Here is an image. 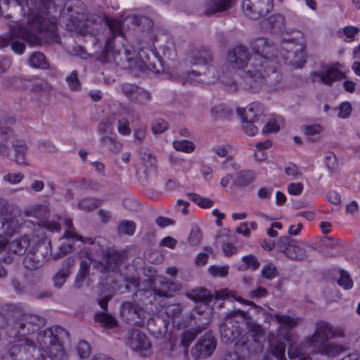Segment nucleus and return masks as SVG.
I'll return each instance as SVG.
<instances>
[{
  "label": "nucleus",
  "mask_w": 360,
  "mask_h": 360,
  "mask_svg": "<svg viewBox=\"0 0 360 360\" xmlns=\"http://www.w3.org/2000/svg\"><path fill=\"white\" fill-rule=\"evenodd\" d=\"M243 129L249 136H254L258 131V127L266 122L260 103H253L244 108L240 114Z\"/></svg>",
  "instance_id": "obj_9"
},
{
  "label": "nucleus",
  "mask_w": 360,
  "mask_h": 360,
  "mask_svg": "<svg viewBox=\"0 0 360 360\" xmlns=\"http://www.w3.org/2000/svg\"><path fill=\"white\" fill-rule=\"evenodd\" d=\"M323 130L322 127L319 124L314 125H303L302 127V131L303 133L308 136H314L319 134Z\"/></svg>",
  "instance_id": "obj_60"
},
{
  "label": "nucleus",
  "mask_w": 360,
  "mask_h": 360,
  "mask_svg": "<svg viewBox=\"0 0 360 360\" xmlns=\"http://www.w3.org/2000/svg\"><path fill=\"white\" fill-rule=\"evenodd\" d=\"M158 295L153 287L149 289H139L133 294V300L143 305L152 304Z\"/></svg>",
  "instance_id": "obj_26"
},
{
  "label": "nucleus",
  "mask_w": 360,
  "mask_h": 360,
  "mask_svg": "<svg viewBox=\"0 0 360 360\" xmlns=\"http://www.w3.org/2000/svg\"><path fill=\"white\" fill-rule=\"evenodd\" d=\"M8 250L10 253H13L17 255H23L26 250L28 248L30 245V239L25 235L20 238L15 239L8 243Z\"/></svg>",
  "instance_id": "obj_29"
},
{
  "label": "nucleus",
  "mask_w": 360,
  "mask_h": 360,
  "mask_svg": "<svg viewBox=\"0 0 360 360\" xmlns=\"http://www.w3.org/2000/svg\"><path fill=\"white\" fill-rule=\"evenodd\" d=\"M268 28L271 32H281L285 29V18L282 14H274L266 19Z\"/></svg>",
  "instance_id": "obj_32"
},
{
  "label": "nucleus",
  "mask_w": 360,
  "mask_h": 360,
  "mask_svg": "<svg viewBox=\"0 0 360 360\" xmlns=\"http://www.w3.org/2000/svg\"><path fill=\"white\" fill-rule=\"evenodd\" d=\"M148 49L144 48L140 49L138 54L136 51L132 48H125L124 49L123 56L120 58V60L126 64H124L126 67L131 68L138 63V60L141 63L140 67L144 70H148L154 73L159 74L161 71L160 69L156 67L154 62L150 60L149 56H145Z\"/></svg>",
  "instance_id": "obj_13"
},
{
  "label": "nucleus",
  "mask_w": 360,
  "mask_h": 360,
  "mask_svg": "<svg viewBox=\"0 0 360 360\" xmlns=\"http://www.w3.org/2000/svg\"><path fill=\"white\" fill-rule=\"evenodd\" d=\"M11 285L17 293H22L26 291L27 287V278L24 275L20 274L11 278Z\"/></svg>",
  "instance_id": "obj_40"
},
{
  "label": "nucleus",
  "mask_w": 360,
  "mask_h": 360,
  "mask_svg": "<svg viewBox=\"0 0 360 360\" xmlns=\"http://www.w3.org/2000/svg\"><path fill=\"white\" fill-rule=\"evenodd\" d=\"M340 278L338 280L339 285L343 287L345 289H350L353 285V281L348 273L344 270H340Z\"/></svg>",
  "instance_id": "obj_54"
},
{
  "label": "nucleus",
  "mask_w": 360,
  "mask_h": 360,
  "mask_svg": "<svg viewBox=\"0 0 360 360\" xmlns=\"http://www.w3.org/2000/svg\"><path fill=\"white\" fill-rule=\"evenodd\" d=\"M242 10L244 15L251 20H258L266 16L274 8L273 0H243Z\"/></svg>",
  "instance_id": "obj_14"
},
{
  "label": "nucleus",
  "mask_w": 360,
  "mask_h": 360,
  "mask_svg": "<svg viewBox=\"0 0 360 360\" xmlns=\"http://www.w3.org/2000/svg\"><path fill=\"white\" fill-rule=\"evenodd\" d=\"M64 237L67 238H72L77 240L82 241L83 243H89L94 245L95 238L92 239L91 238L83 237L82 236L79 235L75 232H72L71 231H68L65 233Z\"/></svg>",
  "instance_id": "obj_59"
},
{
  "label": "nucleus",
  "mask_w": 360,
  "mask_h": 360,
  "mask_svg": "<svg viewBox=\"0 0 360 360\" xmlns=\"http://www.w3.org/2000/svg\"><path fill=\"white\" fill-rule=\"evenodd\" d=\"M104 23L108 26L111 36L107 39L104 49L98 56V60L102 63H109L112 60H116L117 56L120 54L114 49V39L118 36L124 37V34L122 31V22L120 20L105 18Z\"/></svg>",
  "instance_id": "obj_10"
},
{
  "label": "nucleus",
  "mask_w": 360,
  "mask_h": 360,
  "mask_svg": "<svg viewBox=\"0 0 360 360\" xmlns=\"http://www.w3.org/2000/svg\"><path fill=\"white\" fill-rule=\"evenodd\" d=\"M122 93L133 103L144 106L152 99L151 94L134 84L124 83L121 86Z\"/></svg>",
  "instance_id": "obj_15"
},
{
  "label": "nucleus",
  "mask_w": 360,
  "mask_h": 360,
  "mask_svg": "<svg viewBox=\"0 0 360 360\" xmlns=\"http://www.w3.org/2000/svg\"><path fill=\"white\" fill-rule=\"evenodd\" d=\"M331 334L330 324L323 321L318 323L314 335L308 339L309 345H314L311 351L327 356H335L342 352V346L327 342L331 338Z\"/></svg>",
  "instance_id": "obj_7"
},
{
  "label": "nucleus",
  "mask_w": 360,
  "mask_h": 360,
  "mask_svg": "<svg viewBox=\"0 0 360 360\" xmlns=\"http://www.w3.org/2000/svg\"><path fill=\"white\" fill-rule=\"evenodd\" d=\"M151 128L154 134H160L167 129L168 124L165 120L162 118H158L153 122Z\"/></svg>",
  "instance_id": "obj_52"
},
{
  "label": "nucleus",
  "mask_w": 360,
  "mask_h": 360,
  "mask_svg": "<svg viewBox=\"0 0 360 360\" xmlns=\"http://www.w3.org/2000/svg\"><path fill=\"white\" fill-rule=\"evenodd\" d=\"M285 255L291 259L302 260L306 257V250L303 245L295 242L290 245Z\"/></svg>",
  "instance_id": "obj_36"
},
{
  "label": "nucleus",
  "mask_w": 360,
  "mask_h": 360,
  "mask_svg": "<svg viewBox=\"0 0 360 360\" xmlns=\"http://www.w3.org/2000/svg\"><path fill=\"white\" fill-rule=\"evenodd\" d=\"M187 196L190 200L202 208H209L213 206L214 201L194 193H188Z\"/></svg>",
  "instance_id": "obj_42"
},
{
  "label": "nucleus",
  "mask_w": 360,
  "mask_h": 360,
  "mask_svg": "<svg viewBox=\"0 0 360 360\" xmlns=\"http://www.w3.org/2000/svg\"><path fill=\"white\" fill-rule=\"evenodd\" d=\"M250 53L248 49L245 46H236L231 51H230L227 56L228 61L231 64L233 68H243L244 74L247 70V65L250 63ZM245 75L243 76V81L244 82ZM245 86V84L243 83Z\"/></svg>",
  "instance_id": "obj_16"
},
{
  "label": "nucleus",
  "mask_w": 360,
  "mask_h": 360,
  "mask_svg": "<svg viewBox=\"0 0 360 360\" xmlns=\"http://www.w3.org/2000/svg\"><path fill=\"white\" fill-rule=\"evenodd\" d=\"M15 123V119L7 112L0 111V137L1 139L7 141L14 136L12 127Z\"/></svg>",
  "instance_id": "obj_22"
},
{
  "label": "nucleus",
  "mask_w": 360,
  "mask_h": 360,
  "mask_svg": "<svg viewBox=\"0 0 360 360\" xmlns=\"http://www.w3.org/2000/svg\"><path fill=\"white\" fill-rule=\"evenodd\" d=\"M12 146L15 150V158L13 160L18 165H27L28 162L25 157L27 146L25 142L23 141L16 140Z\"/></svg>",
  "instance_id": "obj_31"
},
{
  "label": "nucleus",
  "mask_w": 360,
  "mask_h": 360,
  "mask_svg": "<svg viewBox=\"0 0 360 360\" xmlns=\"http://www.w3.org/2000/svg\"><path fill=\"white\" fill-rule=\"evenodd\" d=\"M233 0H209L206 4L205 13L212 15L219 12H224L231 8Z\"/></svg>",
  "instance_id": "obj_24"
},
{
  "label": "nucleus",
  "mask_w": 360,
  "mask_h": 360,
  "mask_svg": "<svg viewBox=\"0 0 360 360\" xmlns=\"http://www.w3.org/2000/svg\"><path fill=\"white\" fill-rule=\"evenodd\" d=\"M139 155L141 160L148 167H154L156 164V159L153 154L147 148L141 147L139 149Z\"/></svg>",
  "instance_id": "obj_45"
},
{
  "label": "nucleus",
  "mask_w": 360,
  "mask_h": 360,
  "mask_svg": "<svg viewBox=\"0 0 360 360\" xmlns=\"http://www.w3.org/2000/svg\"><path fill=\"white\" fill-rule=\"evenodd\" d=\"M136 225L131 220L123 219L117 224V232L119 235L133 236L136 231Z\"/></svg>",
  "instance_id": "obj_37"
},
{
  "label": "nucleus",
  "mask_w": 360,
  "mask_h": 360,
  "mask_svg": "<svg viewBox=\"0 0 360 360\" xmlns=\"http://www.w3.org/2000/svg\"><path fill=\"white\" fill-rule=\"evenodd\" d=\"M165 312L168 317H179L182 312V307L180 304H169L165 308Z\"/></svg>",
  "instance_id": "obj_49"
},
{
  "label": "nucleus",
  "mask_w": 360,
  "mask_h": 360,
  "mask_svg": "<svg viewBox=\"0 0 360 360\" xmlns=\"http://www.w3.org/2000/svg\"><path fill=\"white\" fill-rule=\"evenodd\" d=\"M100 139L101 143L107 146L112 153H117L122 150V143L116 141L112 136L103 135Z\"/></svg>",
  "instance_id": "obj_41"
},
{
  "label": "nucleus",
  "mask_w": 360,
  "mask_h": 360,
  "mask_svg": "<svg viewBox=\"0 0 360 360\" xmlns=\"http://www.w3.org/2000/svg\"><path fill=\"white\" fill-rule=\"evenodd\" d=\"M212 295L205 288H198L188 293V297L195 302H202L207 303L212 299Z\"/></svg>",
  "instance_id": "obj_34"
},
{
  "label": "nucleus",
  "mask_w": 360,
  "mask_h": 360,
  "mask_svg": "<svg viewBox=\"0 0 360 360\" xmlns=\"http://www.w3.org/2000/svg\"><path fill=\"white\" fill-rule=\"evenodd\" d=\"M274 316L280 325L278 339L269 340L270 353L266 354L263 360H274L272 356L276 360H287L285 356V342L289 344L288 354L290 359L305 360L308 359L311 352L316 353L311 351L314 348V345H309L308 340L297 346L292 344L290 331V329L296 326L297 319L288 315L274 314Z\"/></svg>",
  "instance_id": "obj_4"
},
{
  "label": "nucleus",
  "mask_w": 360,
  "mask_h": 360,
  "mask_svg": "<svg viewBox=\"0 0 360 360\" xmlns=\"http://www.w3.org/2000/svg\"><path fill=\"white\" fill-rule=\"evenodd\" d=\"M203 330V327L197 326L185 331L181 336V346L185 349L188 348L191 343L195 339L196 336L201 333Z\"/></svg>",
  "instance_id": "obj_35"
},
{
  "label": "nucleus",
  "mask_w": 360,
  "mask_h": 360,
  "mask_svg": "<svg viewBox=\"0 0 360 360\" xmlns=\"http://www.w3.org/2000/svg\"><path fill=\"white\" fill-rule=\"evenodd\" d=\"M279 126L276 122L275 120H268L264 127L262 129V132L264 134H268L270 133L277 132L279 131Z\"/></svg>",
  "instance_id": "obj_62"
},
{
  "label": "nucleus",
  "mask_w": 360,
  "mask_h": 360,
  "mask_svg": "<svg viewBox=\"0 0 360 360\" xmlns=\"http://www.w3.org/2000/svg\"><path fill=\"white\" fill-rule=\"evenodd\" d=\"M209 272L214 277H224L228 274V267L212 266L209 268Z\"/></svg>",
  "instance_id": "obj_63"
},
{
  "label": "nucleus",
  "mask_w": 360,
  "mask_h": 360,
  "mask_svg": "<svg viewBox=\"0 0 360 360\" xmlns=\"http://www.w3.org/2000/svg\"><path fill=\"white\" fill-rule=\"evenodd\" d=\"M108 241L101 236L95 238L94 245L92 248L97 254L101 256L105 255L110 249L108 246Z\"/></svg>",
  "instance_id": "obj_43"
},
{
  "label": "nucleus",
  "mask_w": 360,
  "mask_h": 360,
  "mask_svg": "<svg viewBox=\"0 0 360 360\" xmlns=\"http://www.w3.org/2000/svg\"><path fill=\"white\" fill-rule=\"evenodd\" d=\"M27 216L33 217L37 219L39 226H41L44 222L49 219L50 212L47 206L42 205H37L31 207L25 212Z\"/></svg>",
  "instance_id": "obj_28"
},
{
  "label": "nucleus",
  "mask_w": 360,
  "mask_h": 360,
  "mask_svg": "<svg viewBox=\"0 0 360 360\" xmlns=\"http://www.w3.org/2000/svg\"><path fill=\"white\" fill-rule=\"evenodd\" d=\"M174 283L165 277L156 278L153 281V287L159 297H167L170 295Z\"/></svg>",
  "instance_id": "obj_27"
},
{
  "label": "nucleus",
  "mask_w": 360,
  "mask_h": 360,
  "mask_svg": "<svg viewBox=\"0 0 360 360\" xmlns=\"http://www.w3.org/2000/svg\"><path fill=\"white\" fill-rule=\"evenodd\" d=\"M360 30L354 26H346L342 29V32L345 36V41L349 42L355 39Z\"/></svg>",
  "instance_id": "obj_55"
},
{
  "label": "nucleus",
  "mask_w": 360,
  "mask_h": 360,
  "mask_svg": "<svg viewBox=\"0 0 360 360\" xmlns=\"http://www.w3.org/2000/svg\"><path fill=\"white\" fill-rule=\"evenodd\" d=\"M102 257L104 261V269L111 271L117 270L121 262V257L116 250H110Z\"/></svg>",
  "instance_id": "obj_30"
},
{
  "label": "nucleus",
  "mask_w": 360,
  "mask_h": 360,
  "mask_svg": "<svg viewBox=\"0 0 360 360\" xmlns=\"http://www.w3.org/2000/svg\"><path fill=\"white\" fill-rule=\"evenodd\" d=\"M202 239L200 229L198 226H193L188 237V242L193 245H198Z\"/></svg>",
  "instance_id": "obj_58"
},
{
  "label": "nucleus",
  "mask_w": 360,
  "mask_h": 360,
  "mask_svg": "<svg viewBox=\"0 0 360 360\" xmlns=\"http://www.w3.org/2000/svg\"><path fill=\"white\" fill-rule=\"evenodd\" d=\"M285 40L288 41V43L285 44V46H283L282 49L286 51V53L285 55L281 53V55L286 60V63L289 65L295 68H302L303 64L305 63L304 48L301 45H297L295 50L291 48L289 49L288 47L289 46V42H292L294 39L292 38H288Z\"/></svg>",
  "instance_id": "obj_18"
},
{
  "label": "nucleus",
  "mask_w": 360,
  "mask_h": 360,
  "mask_svg": "<svg viewBox=\"0 0 360 360\" xmlns=\"http://www.w3.org/2000/svg\"><path fill=\"white\" fill-rule=\"evenodd\" d=\"M173 146L176 150L185 153H191L195 148L193 143L188 140L174 141Z\"/></svg>",
  "instance_id": "obj_46"
},
{
  "label": "nucleus",
  "mask_w": 360,
  "mask_h": 360,
  "mask_svg": "<svg viewBox=\"0 0 360 360\" xmlns=\"http://www.w3.org/2000/svg\"><path fill=\"white\" fill-rule=\"evenodd\" d=\"M95 321L101 323L103 327L112 328L117 325L116 319L107 311L98 312L95 314Z\"/></svg>",
  "instance_id": "obj_38"
},
{
  "label": "nucleus",
  "mask_w": 360,
  "mask_h": 360,
  "mask_svg": "<svg viewBox=\"0 0 360 360\" xmlns=\"http://www.w3.org/2000/svg\"><path fill=\"white\" fill-rule=\"evenodd\" d=\"M295 241L289 236H283L279 238L276 246L279 248L280 251L284 254L287 251V249Z\"/></svg>",
  "instance_id": "obj_57"
},
{
  "label": "nucleus",
  "mask_w": 360,
  "mask_h": 360,
  "mask_svg": "<svg viewBox=\"0 0 360 360\" xmlns=\"http://www.w3.org/2000/svg\"><path fill=\"white\" fill-rule=\"evenodd\" d=\"M100 201L93 198H86L77 203V207L79 210L86 212H90L98 207Z\"/></svg>",
  "instance_id": "obj_44"
},
{
  "label": "nucleus",
  "mask_w": 360,
  "mask_h": 360,
  "mask_svg": "<svg viewBox=\"0 0 360 360\" xmlns=\"http://www.w3.org/2000/svg\"><path fill=\"white\" fill-rule=\"evenodd\" d=\"M75 260L72 258H67L63 266L56 272L53 277V285L56 288H60L65 283L70 274V269L74 266Z\"/></svg>",
  "instance_id": "obj_23"
},
{
  "label": "nucleus",
  "mask_w": 360,
  "mask_h": 360,
  "mask_svg": "<svg viewBox=\"0 0 360 360\" xmlns=\"http://www.w3.org/2000/svg\"><path fill=\"white\" fill-rule=\"evenodd\" d=\"M29 61L30 65L34 68H39L41 69H48L49 63L46 60L45 56L41 52L33 53L30 58Z\"/></svg>",
  "instance_id": "obj_39"
},
{
  "label": "nucleus",
  "mask_w": 360,
  "mask_h": 360,
  "mask_svg": "<svg viewBox=\"0 0 360 360\" xmlns=\"http://www.w3.org/2000/svg\"><path fill=\"white\" fill-rule=\"evenodd\" d=\"M51 245L48 241H39L32 246L22 264L25 269L33 271L41 267L51 256Z\"/></svg>",
  "instance_id": "obj_11"
},
{
  "label": "nucleus",
  "mask_w": 360,
  "mask_h": 360,
  "mask_svg": "<svg viewBox=\"0 0 360 360\" xmlns=\"http://www.w3.org/2000/svg\"><path fill=\"white\" fill-rule=\"evenodd\" d=\"M81 188L92 190V191H98L102 188V185L101 183L96 180H93L89 178H84L81 181L80 184Z\"/></svg>",
  "instance_id": "obj_51"
},
{
  "label": "nucleus",
  "mask_w": 360,
  "mask_h": 360,
  "mask_svg": "<svg viewBox=\"0 0 360 360\" xmlns=\"http://www.w3.org/2000/svg\"><path fill=\"white\" fill-rule=\"evenodd\" d=\"M122 319L132 326L143 327L146 324L147 316H150L146 310L133 301L123 302L120 306Z\"/></svg>",
  "instance_id": "obj_12"
},
{
  "label": "nucleus",
  "mask_w": 360,
  "mask_h": 360,
  "mask_svg": "<svg viewBox=\"0 0 360 360\" xmlns=\"http://www.w3.org/2000/svg\"><path fill=\"white\" fill-rule=\"evenodd\" d=\"M314 77H318L326 85L331 86L334 82L342 79L344 74L335 65L326 66L322 70L315 72Z\"/></svg>",
  "instance_id": "obj_20"
},
{
  "label": "nucleus",
  "mask_w": 360,
  "mask_h": 360,
  "mask_svg": "<svg viewBox=\"0 0 360 360\" xmlns=\"http://www.w3.org/2000/svg\"><path fill=\"white\" fill-rule=\"evenodd\" d=\"M68 333L61 326H55L38 333L37 347L31 343L11 345L4 354V360H53L64 356L62 340Z\"/></svg>",
  "instance_id": "obj_3"
},
{
  "label": "nucleus",
  "mask_w": 360,
  "mask_h": 360,
  "mask_svg": "<svg viewBox=\"0 0 360 360\" xmlns=\"http://www.w3.org/2000/svg\"><path fill=\"white\" fill-rule=\"evenodd\" d=\"M242 260L244 262V266H240V269L242 270L251 269L255 271L259 267V262L257 258L253 255L244 256L243 257Z\"/></svg>",
  "instance_id": "obj_47"
},
{
  "label": "nucleus",
  "mask_w": 360,
  "mask_h": 360,
  "mask_svg": "<svg viewBox=\"0 0 360 360\" xmlns=\"http://www.w3.org/2000/svg\"><path fill=\"white\" fill-rule=\"evenodd\" d=\"M261 275L264 278L271 280L276 276L277 270L274 264L269 263L262 269Z\"/></svg>",
  "instance_id": "obj_53"
},
{
  "label": "nucleus",
  "mask_w": 360,
  "mask_h": 360,
  "mask_svg": "<svg viewBox=\"0 0 360 360\" xmlns=\"http://www.w3.org/2000/svg\"><path fill=\"white\" fill-rule=\"evenodd\" d=\"M127 344L133 351L146 352L150 348V343L147 336L135 329L128 330Z\"/></svg>",
  "instance_id": "obj_19"
},
{
  "label": "nucleus",
  "mask_w": 360,
  "mask_h": 360,
  "mask_svg": "<svg viewBox=\"0 0 360 360\" xmlns=\"http://www.w3.org/2000/svg\"><path fill=\"white\" fill-rule=\"evenodd\" d=\"M250 46L254 55L245 70V89L257 91L264 86L274 89L282 79L273 60L278 55L276 45L266 38L258 37L251 41Z\"/></svg>",
  "instance_id": "obj_2"
},
{
  "label": "nucleus",
  "mask_w": 360,
  "mask_h": 360,
  "mask_svg": "<svg viewBox=\"0 0 360 360\" xmlns=\"http://www.w3.org/2000/svg\"><path fill=\"white\" fill-rule=\"evenodd\" d=\"M146 323L148 332L156 338H162L167 332L168 323L162 317L147 316Z\"/></svg>",
  "instance_id": "obj_21"
},
{
  "label": "nucleus",
  "mask_w": 360,
  "mask_h": 360,
  "mask_svg": "<svg viewBox=\"0 0 360 360\" xmlns=\"http://www.w3.org/2000/svg\"><path fill=\"white\" fill-rule=\"evenodd\" d=\"M352 105L349 102L345 101L339 106L338 117L340 118H347L352 112Z\"/></svg>",
  "instance_id": "obj_64"
},
{
  "label": "nucleus",
  "mask_w": 360,
  "mask_h": 360,
  "mask_svg": "<svg viewBox=\"0 0 360 360\" xmlns=\"http://www.w3.org/2000/svg\"><path fill=\"white\" fill-rule=\"evenodd\" d=\"M50 84L44 80L34 82L32 85V90L37 94L44 93L47 94L51 90Z\"/></svg>",
  "instance_id": "obj_56"
},
{
  "label": "nucleus",
  "mask_w": 360,
  "mask_h": 360,
  "mask_svg": "<svg viewBox=\"0 0 360 360\" xmlns=\"http://www.w3.org/2000/svg\"><path fill=\"white\" fill-rule=\"evenodd\" d=\"M215 299H228L238 301L252 307L247 311L233 309L228 312L219 326L221 340L224 343H234L236 347H243L248 355L260 354L266 341L265 333L257 323L252 312L262 315L265 319L270 316L263 308L251 301L243 300L235 291L224 288L215 291Z\"/></svg>",
  "instance_id": "obj_1"
},
{
  "label": "nucleus",
  "mask_w": 360,
  "mask_h": 360,
  "mask_svg": "<svg viewBox=\"0 0 360 360\" xmlns=\"http://www.w3.org/2000/svg\"><path fill=\"white\" fill-rule=\"evenodd\" d=\"M124 20L131 22L137 28L148 32L153 25V21L145 16L129 15Z\"/></svg>",
  "instance_id": "obj_33"
},
{
  "label": "nucleus",
  "mask_w": 360,
  "mask_h": 360,
  "mask_svg": "<svg viewBox=\"0 0 360 360\" xmlns=\"http://www.w3.org/2000/svg\"><path fill=\"white\" fill-rule=\"evenodd\" d=\"M69 87L73 91H77L80 89L81 84L78 79V73L77 70H73L65 78Z\"/></svg>",
  "instance_id": "obj_50"
},
{
  "label": "nucleus",
  "mask_w": 360,
  "mask_h": 360,
  "mask_svg": "<svg viewBox=\"0 0 360 360\" xmlns=\"http://www.w3.org/2000/svg\"><path fill=\"white\" fill-rule=\"evenodd\" d=\"M0 322L4 323L8 337L17 338H26L39 331L46 324V319L31 313L14 312L6 316L0 312Z\"/></svg>",
  "instance_id": "obj_5"
},
{
  "label": "nucleus",
  "mask_w": 360,
  "mask_h": 360,
  "mask_svg": "<svg viewBox=\"0 0 360 360\" xmlns=\"http://www.w3.org/2000/svg\"><path fill=\"white\" fill-rule=\"evenodd\" d=\"M18 228V221L13 214L8 202L0 199V249L6 247L8 238L12 236Z\"/></svg>",
  "instance_id": "obj_8"
},
{
  "label": "nucleus",
  "mask_w": 360,
  "mask_h": 360,
  "mask_svg": "<svg viewBox=\"0 0 360 360\" xmlns=\"http://www.w3.org/2000/svg\"><path fill=\"white\" fill-rule=\"evenodd\" d=\"M216 345L214 336L211 333H206L196 343L192 351L193 356L196 359L206 358L212 354Z\"/></svg>",
  "instance_id": "obj_17"
},
{
  "label": "nucleus",
  "mask_w": 360,
  "mask_h": 360,
  "mask_svg": "<svg viewBox=\"0 0 360 360\" xmlns=\"http://www.w3.org/2000/svg\"><path fill=\"white\" fill-rule=\"evenodd\" d=\"M211 54L205 48L196 49L192 52V71L188 73V80L206 84L214 83L218 79V72L210 64Z\"/></svg>",
  "instance_id": "obj_6"
},
{
  "label": "nucleus",
  "mask_w": 360,
  "mask_h": 360,
  "mask_svg": "<svg viewBox=\"0 0 360 360\" xmlns=\"http://www.w3.org/2000/svg\"><path fill=\"white\" fill-rule=\"evenodd\" d=\"M91 347L86 340H81L77 347V352L81 359H84L90 354Z\"/></svg>",
  "instance_id": "obj_61"
},
{
  "label": "nucleus",
  "mask_w": 360,
  "mask_h": 360,
  "mask_svg": "<svg viewBox=\"0 0 360 360\" xmlns=\"http://www.w3.org/2000/svg\"><path fill=\"white\" fill-rule=\"evenodd\" d=\"M256 179V174L252 170H242L237 172L233 184L238 188H244L252 184Z\"/></svg>",
  "instance_id": "obj_25"
},
{
  "label": "nucleus",
  "mask_w": 360,
  "mask_h": 360,
  "mask_svg": "<svg viewBox=\"0 0 360 360\" xmlns=\"http://www.w3.org/2000/svg\"><path fill=\"white\" fill-rule=\"evenodd\" d=\"M325 165L330 172H335L338 167L335 155L333 152H327L325 155Z\"/></svg>",
  "instance_id": "obj_48"
}]
</instances>
